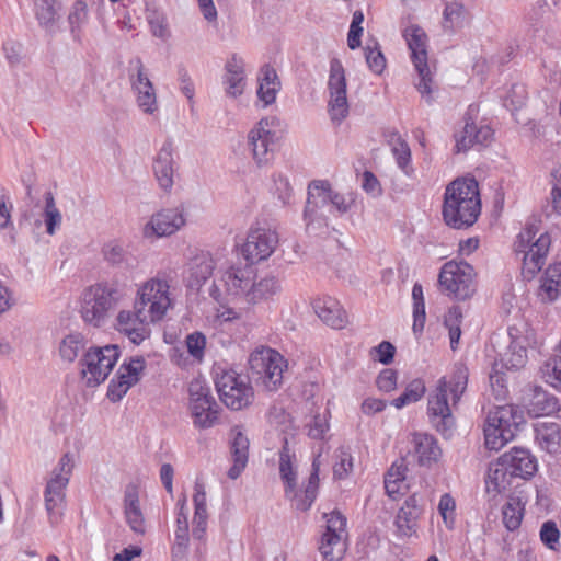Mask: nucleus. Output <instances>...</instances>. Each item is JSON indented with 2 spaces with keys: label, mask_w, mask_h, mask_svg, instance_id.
I'll use <instances>...</instances> for the list:
<instances>
[{
  "label": "nucleus",
  "mask_w": 561,
  "mask_h": 561,
  "mask_svg": "<svg viewBox=\"0 0 561 561\" xmlns=\"http://www.w3.org/2000/svg\"><path fill=\"white\" fill-rule=\"evenodd\" d=\"M468 377V368L461 363L455 364L450 376L442 377L435 391L428 396L427 415L430 422L445 437L451 436L456 426L447 393L451 394L453 407H456L467 389Z\"/></svg>",
  "instance_id": "1"
},
{
  "label": "nucleus",
  "mask_w": 561,
  "mask_h": 561,
  "mask_svg": "<svg viewBox=\"0 0 561 561\" xmlns=\"http://www.w3.org/2000/svg\"><path fill=\"white\" fill-rule=\"evenodd\" d=\"M481 199L476 179H456L444 194L443 219L454 229L471 227L480 216Z\"/></svg>",
  "instance_id": "2"
},
{
  "label": "nucleus",
  "mask_w": 561,
  "mask_h": 561,
  "mask_svg": "<svg viewBox=\"0 0 561 561\" xmlns=\"http://www.w3.org/2000/svg\"><path fill=\"white\" fill-rule=\"evenodd\" d=\"M296 459L295 451L290 448L287 437L283 439V446L279 451V474L285 484V495L293 502L296 510L306 512L314 502L319 489V463L317 460L312 462V471L308 479V483L302 492L296 490L297 473L294 469Z\"/></svg>",
  "instance_id": "3"
},
{
  "label": "nucleus",
  "mask_w": 561,
  "mask_h": 561,
  "mask_svg": "<svg viewBox=\"0 0 561 561\" xmlns=\"http://www.w3.org/2000/svg\"><path fill=\"white\" fill-rule=\"evenodd\" d=\"M73 467V456L70 453H66L46 480L44 505L51 526L58 525L62 519L67 506L66 491Z\"/></svg>",
  "instance_id": "4"
},
{
  "label": "nucleus",
  "mask_w": 561,
  "mask_h": 561,
  "mask_svg": "<svg viewBox=\"0 0 561 561\" xmlns=\"http://www.w3.org/2000/svg\"><path fill=\"white\" fill-rule=\"evenodd\" d=\"M123 297L115 284L100 283L87 288L81 298V317L85 323L95 328L103 325L111 310Z\"/></svg>",
  "instance_id": "5"
},
{
  "label": "nucleus",
  "mask_w": 561,
  "mask_h": 561,
  "mask_svg": "<svg viewBox=\"0 0 561 561\" xmlns=\"http://www.w3.org/2000/svg\"><path fill=\"white\" fill-rule=\"evenodd\" d=\"M539 232L537 221L527 222L515 241V251L523 254V273L533 277L545 265L551 239L547 232H542L536 240Z\"/></svg>",
  "instance_id": "6"
},
{
  "label": "nucleus",
  "mask_w": 561,
  "mask_h": 561,
  "mask_svg": "<svg viewBox=\"0 0 561 561\" xmlns=\"http://www.w3.org/2000/svg\"><path fill=\"white\" fill-rule=\"evenodd\" d=\"M284 357L270 347L253 351L249 357L251 378L267 391H276L283 383Z\"/></svg>",
  "instance_id": "7"
},
{
  "label": "nucleus",
  "mask_w": 561,
  "mask_h": 561,
  "mask_svg": "<svg viewBox=\"0 0 561 561\" xmlns=\"http://www.w3.org/2000/svg\"><path fill=\"white\" fill-rule=\"evenodd\" d=\"M169 289L167 273L159 272L154 277L147 279L139 286L135 304L138 308L146 310L151 320L158 322L164 318L172 306Z\"/></svg>",
  "instance_id": "8"
},
{
  "label": "nucleus",
  "mask_w": 561,
  "mask_h": 561,
  "mask_svg": "<svg viewBox=\"0 0 561 561\" xmlns=\"http://www.w3.org/2000/svg\"><path fill=\"white\" fill-rule=\"evenodd\" d=\"M474 276L473 267L467 262L449 261L440 268L439 289L454 299L466 300L476 291Z\"/></svg>",
  "instance_id": "9"
},
{
  "label": "nucleus",
  "mask_w": 561,
  "mask_h": 561,
  "mask_svg": "<svg viewBox=\"0 0 561 561\" xmlns=\"http://www.w3.org/2000/svg\"><path fill=\"white\" fill-rule=\"evenodd\" d=\"M403 36L411 50L412 62L420 77L416 88L423 96H427V102H431L433 79L427 60V35L419 25H410L404 30Z\"/></svg>",
  "instance_id": "10"
},
{
  "label": "nucleus",
  "mask_w": 561,
  "mask_h": 561,
  "mask_svg": "<svg viewBox=\"0 0 561 561\" xmlns=\"http://www.w3.org/2000/svg\"><path fill=\"white\" fill-rule=\"evenodd\" d=\"M190 411L193 424L202 430L213 427L219 419V405L210 388L201 379H194L188 386Z\"/></svg>",
  "instance_id": "11"
},
{
  "label": "nucleus",
  "mask_w": 561,
  "mask_h": 561,
  "mask_svg": "<svg viewBox=\"0 0 561 561\" xmlns=\"http://www.w3.org/2000/svg\"><path fill=\"white\" fill-rule=\"evenodd\" d=\"M119 357L116 345L91 347L81 359V377L88 387H95L103 382L112 371Z\"/></svg>",
  "instance_id": "12"
},
{
  "label": "nucleus",
  "mask_w": 561,
  "mask_h": 561,
  "mask_svg": "<svg viewBox=\"0 0 561 561\" xmlns=\"http://www.w3.org/2000/svg\"><path fill=\"white\" fill-rule=\"evenodd\" d=\"M346 78L342 62L333 58L330 61V75L328 80L329 103L328 112L330 118L335 124H341L348 115V102L346 96Z\"/></svg>",
  "instance_id": "13"
},
{
  "label": "nucleus",
  "mask_w": 561,
  "mask_h": 561,
  "mask_svg": "<svg viewBox=\"0 0 561 561\" xmlns=\"http://www.w3.org/2000/svg\"><path fill=\"white\" fill-rule=\"evenodd\" d=\"M215 383L220 400L231 410H241L253 399L252 387L240 379L234 371H224L216 378Z\"/></svg>",
  "instance_id": "14"
},
{
  "label": "nucleus",
  "mask_w": 561,
  "mask_h": 561,
  "mask_svg": "<svg viewBox=\"0 0 561 561\" xmlns=\"http://www.w3.org/2000/svg\"><path fill=\"white\" fill-rule=\"evenodd\" d=\"M154 322L146 310L138 308L134 302L131 310H121L118 312L115 328L121 334L128 337L131 343L139 345L150 336V324Z\"/></svg>",
  "instance_id": "15"
},
{
  "label": "nucleus",
  "mask_w": 561,
  "mask_h": 561,
  "mask_svg": "<svg viewBox=\"0 0 561 561\" xmlns=\"http://www.w3.org/2000/svg\"><path fill=\"white\" fill-rule=\"evenodd\" d=\"M478 108L470 105L465 114L463 127L455 133V151L467 152L476 146H486L493 135V130L486 125H477L473 115H477Z\"/></svg>",
  "instance_id": "16"
},
{
  "label": "nucleus",
  "mask_w": 561,
  "mask_h": 561,
  "mask_svg": "<svg viewBox=\"0 0 561 561\" xmlns=\"http://www.w3.org/2000/svg\"><path fill=\"white\" fill-rule=\"evenodd\" d=\"M278 243V236L275 231L265 228L252 229L242 248L245 260L256 263L266 260L275 250Z\"/></svg>",
  "instance_id": "17"
},
{
  "label": "nucleus",
  "mask_w": 561,
  "mask_h": 561,
  "mask_svg": "<svg viewBox=\"0 0 561 561\" xmlns=\"http://www.w3.org/2000/svg\"><path fill=\"white\" fill-rule=\"evenodd\" d=\"M129 77L133 89L137 92L138 106L148 114L157 110V96L154 88L140 58H135L129 62Z\"/></svg>",
  "instance_id": "18"
},
{
  "label": "nucleus",
  "mask_w": 561,
  "mask_h": 561,
  "mask_svg": "<svg viewBox=\"0 0 561 561\" xmlns=\"http://www.w3.org/2000/svg\"><path fill=\"white\" fill-rule=\"evenodd\" d=\"M267 118H262L248 134L249 147L259 165L267 164L274 156L275 133Z\"/></svg>",
  "instance_id": "19"
},
{
  "label": "nucleus",
  "mask_w": 561,
  "mask_h": 561,
  "mask_svg": "<svg viewBox=\"0 0 561 561\" xmlns=\"http://www.w3.org/2000/svg\"><path fill=\"white\" fill-rule=\"evenodd\" d=\"M502 366L506 369H518L527 362L526 337L515 328L507 332V345L504 351L496 350Z\"/></svg>",
  "instance_id": "20"
},
{
  "label": "nucleus",
  "mask_w": 561,
  "mask_h": 561,
  "mask_svg": "<svg viewBox=\"0 0 561 561\" xmlns=\"http://www.w3.org/2000/svg\"><path fill=\"white\" fill-rule=\"evenodd\" d=\"M254 278L255 272L252 264L233 265L222 274L221 282L228 295L244 296L248 300V291H250Z\"/></svg>",
  "instance_id": "21"
},
{
  "label": "nucleus",
  "mask_w": 561,
  "mask_h": 561,
  "mask_svg": "<svg viewBox=\"0 0 561 561\" xmlns=\"http://www.w3.org/2000/svg\"><path fill=\"white\" fill-rule=\"evenodd\" d=\"M186 222L182 208L162 209L154 214L145 228V233L151 229L157 237H165L175 233Z\"/></svg>",
  "instance_id": "22"
},
{
  "label": "nucleus",
  "mask_w": 561,
  "mask_h": 561,
  "mask_svg": "<svg viewBox=\"0 0 561 561\" xmlns=\"http://www.w3.org/2000/svg\"><path fill=\"white\" fill-rule=\"evenodd\" d=\"M500 465L505 466L511 478L518 477L527 479L537 470V461L529 450L524 448H513L500 457Z\"/></svg>",
  "instance_id": "23"
},
{
  "label": "nucleus",
  "mask_w": 561,
  "mask_h": 561,
  "mask_svg": "<svg viewBox=\"0 0 561 561\" xmlns=\"http://www.w3.org/2000/svg\"><path fill=\"white\" fill-rule=\"evenodd\" d=\"M330 183L328 181L317 180L309 184L304 213L308 224L324 217V214L320 210L330 206Z\"/></svg>",
  "instance_id": "24"
},
{
  "label": "nucleus",
  "mask_w": 561,
  "mask_h": 561,
  "mask_svg": "<svg viewBox=\"0 0 561 561\" xmlns=\"http://www.w3.org/2000/svg\"><path fill=\"white\" fill-rule=\"evenodd\" d=\"M153 172L159 186L165 192L171 191L174 184L175 162L171 141L163 144L153 162Z\"/></svg>",
  "instance_id": "25"
},
{
  "label": "nucleus",
  "mask_w": 561,
  "mask_h": 561,
  "mask_svg": "<svg viewBox=\"0 0 561 561\" xmlns=\"http://www.w3.org/2000/svg\"><path fill=\"white\" fill-rule=\"evenodd\" d=\"M317 316L333 329H343L347 324V316L340 302L330 296L318 298L312 304Z\"/></svg>",
  "instance_id": "26"
},
{
  "label": "nucleus",
  "mask_w": 561,
  "mask_h": 561,
  "mask_svg": "<svg viewBox=\"0 0 561 561\" xmlns=\"http://www.w3.org/2000/svg\"><path fill=\"white\" fill-rule=\"evenodd\" d=\"M486 421L500 428L510 430L514 437L519 426L525 424L523 411L512 404L495 405L489 411Z\"/></svg>",
  "instance_id": "27"
},
{
  "label": "nucleus",
  "mask_w": 561,
  "mask_h": 561,
  "mask_svg": "<svg viewBox=\"0 0 561 561\" xmlns=\"http://www.w3.org/2000/svg\"><path fill=\"white\" fill-rule=\"evenodd\" d=\"M231 435L230 451L233 465L228 470V477L234 480L240 477L248 465L250 442L238 426L231 430Z\"/></svg>",
  "instance_id": "28"
},
{
  "label": "nucleus",
  "mask_w": 561,
  "mask_h": 561,
  "mask_svg": "<svg viewBox=\"0 0 561 561\" xmlns=\"http://www.w3.org/2000/svg\"><path fill=\"white\" fill-rule=\"evenodd\" d=\"M528 414L533 417L551 415L560 410L558 399L543 390L541 387H534L526 403Z\"/></svg>",
  "instance_id": "29"
},
{
  "label": "nucleus",
  "mask_w": 561,
  "mask_h": 561,
  "mask_svg": "<svg viewBox=\"0 0 561 561\" xmlns=\"http://www.w3.org/2000/svg\"><path fill=\"white\" fill-rule=\"evenodd\" d=\"M422 499L416 494L410 495L396 517V525L403 535H410L415 530L416 522L423 513Z\"/></svg>",
  "instance_id": "30"
},
{
  "label": "nucleus",
  "mask_w": 561,
  "mask_h": 561,
  "mask_svg": "<svg viewBox=\"0 0 561 561\" xmlns=\"http://www.w3.org/2000/svg\"><path fill=\"white\" fill-rule=\"evenodd\" d=\"M194 518H193V531L192 535L195 539H203L207 528V502L206 492L203 483L196 482L194 485Z\"/></svg>",
  "instance_id": "31"
},
{
  "label": "nucleus",
  "mask_w": 561,
  "mask_h": 561,
  "mask_svg": "<svg viewBox=\"0 0 561 561\" xmlns=\"http://www.w3.org/2000/svg\"><path fill=\"white\" fill-rule=\"evenodd\" d=\"M415 453L421 466L431 467L442 456V449L437 440L428 434L414 435Z\"/></svg>",
  "instance_id": "32"
},
{
  "label": "nucleus",
  "mask_w": 561,
  "mask_h": 561,
  "mask_svg": "<svg viewBox=\"0 0 561 561\" xmlns=\"http://www.w3.org/2000/svg\"><path fill=\"white\" fill-rule=\"evenodd\" d=\"M536 439L542 449L557 453L560 448L561 428L554 422H538L535 424Z\"/></svg>",
  "instance_id": "33"
},
{
  "label": "nucleus",
  "mask_w": 561,
  "mask_h": 561,
  "mask_svg": "<svg viewBox=\"0 0 561 561\" xmlns=\"http://www.w3.org/2000/svg\"><path fill=\"white\" fill-rule=\"evenodd\" d=\"M347 536L337 534H322L319 551L327 561H340L347 549Z\"/></svg>",
  "instance_id": "34"
},
{
  "label": "nucleus",
  "mask_w": 561,
  "mask_h": 561,
  "mask_svg": "<svg viewBox=\"0 0 561 561\" xmlns=\"http://www.w3.org/2000/svg\"><path fill=\"white\" fill-rule=\"evenodd\" d=\"M125 517L133 531L145 533V519L139 507L138 494L135 489L125 492Z\"/></svg>",
  "instance_id": "35"
},
{
  "label": "nucleus",
  "mask_w": 561,
  "mask_h": 561,
  "mask_svg": "<svg viewBox=\"0 0 561 561\" xmlns=\"http://www.w3.org/2000/svg\"><path fill=\"white\" fill-rule=\"evenodd\" d=\"M280 290V284L274 276L264 277L259 282L253 279L250 291H248V302L256 304L268 299Z\"/></svg>",
  "instance_id": "36"
},
{
  "label": "nucleus",
  "mask_w": 561,
  "mask_h": 561,
  "mask_svg": "<svg viewBox=\"0 0 561 561\" xmlns=\"http://www.w3.org/2000/svg\"><path fill=\"white\" fill-rule=\"evenodd\" d=\"M85 346L87 340L81 333H70L66 335L59 344L60 357L68 363H72L78 357L79 353L85 350Z\"/></svg>",
  "instance_id": "37"
},
{
  "label": "nucleus",
  "mask_w": 561,
  "mask_h": 561,
  "mask_svg": "<svg viewBox=\"0 0 561 561\" xmlns=\"http://www.w3.org/2000/svg\"><path fill=\"white\" fill-rule=\"evenodd\" d=\"M512 439L514 436L510 430L500 428L485 420L484 444L488 449L499 450Z\"/></svg>",
  "instance_id": "38"
},
{
  "label": "nucleus",
  "mask_w": 561,
  "mask_h": 561,
  "mask_svg": "<svg viewBox=\"0 0 561 561\" xmlns=\"http://www.w3.org/2000/svg\"><path fill=\"white\" fill-rule=\"evenodd\" d=\"M188 519L186 511V497L183 496V505L178 513L176 530H175V545L173 552H184L188 546Z\"/></svg>",
  "instance_id": "39"
},
{
  "label": "nucleus",
  "mask_w": 561,
  "mask_h": 561,
  "mask_svg": "<svg viewBox=\"0 0 561 561\" xmlns=\"http://www.w3.org/2000/svg\"><path fill=\"white\" fill-rule=\"evenodd\" d=\"M215 270V262L208 253L195 256L191 262V275L196 284L205 283Z\"/></svg>",
  "instance_id": "40"
},
{
  "label": "nucleus",
  "mask_w": 561,
  "mask_h": 561,
  "mask_svg": "<svg viewBox=\"0 0 561 561\" xmlns=\"http://www.w3.org/2000/svg\"><path fill=\"white\" fill-rule=\"evenodd\" d=\"M412 298H413V332L415 334L422 333L426 313H425V302L423 297V288L422 285L416 283L412 288Z\"/></svg>",
  "instance_id": "41"
},
{
  "label": "nucleus",
  "mask_w": 561,
  "mask_h": 561,
  "mask_svg": "<svg viewBox=\"0 0 561 561\" xmlns=\"http://www.w3.org/2000/svg\"><path fill=\"white\" fill-rule=\"evenodd\" d=\"M524 514V507L519 499L511 497L502 508L503 523L505 527L513 531L520 526Z\"/></svg>",
  "instance_id": "42"
},
{
  "label": "nucleus",
  "mask_w": 561,
  "mask_h": 561,
  "mask_svg": "<svg viewBox=\"0 0 561 561\" xmlns=\"http://www.w3.org/2000/svg\"><path fill=\"white\" fill-rule=\"evenodd\" d=\"M45 207H44V221L46 225V232L53 236L56 229L61 224V214L56 206L54 195L50 191L44 193Z\"/></svg>",
  "instance_id": "43"
},
{
  "label": "nucleus",
  "mask_w": 561,
  "mask_h": 561,
  "mask_svg": "<svg viewBox=\"0 0 561 561\" xmlns=\"http://www.w3.org/2000/svg\"><path fill=\"white\" fill-rule=\"evenodd\" d=\"M35 14L41 25L50 28L58 19L56 0H36Z\"/></svg>",
  "instance_id": "44"
},
{
  "label": "nucleus",
  "mask_w": 561,
  "mask_h": 561,
  "mask_svg": "<svg viewBox=\"0 0 561 561\" xmlns=\"http://www.w3.org/2000/svg\"><path fill=\"white\" fill-rule=\"evenodd\" d=\"M506 476H508V470L505 466H501L499 460L495 468H490L489 470L488 479L485 481L488 492L500 493L506 490L510 484Z\"/></svg>",
  "instance_id": "45"
},
{
  "label": "nucleus",
  "mask_w": 561,
  "mask_h": 561,
  "mask_svg": "<svg viewBox=\"0 0 561 561\" xmlns=\"http://www.w3.org/2000/svg\"><path fill=\"white\" fill-rule=\"evenodd\" d=\"M462 319V313L458 307H453L448 310L445 316V327L449 332L450 347L451 350H456L461 336L460 323Z\"/></svg>",
  "instance_id": "46"
},
{
  "label": "nucleus",
  "mask_w": 561,
  "mask_h": 561,
  "mask_svg": "<svg viewBox=\"0 0 561 561\" xmlns=\"http://www.w3.org/2000/svg\"><path fill=\"white\" fill-rule=\"evenodd\" d=\"M546 382L561 391V358L552 357L541 367Z\"/></svg>",
  "instance_id": "47"
},
{
  "label": "nucleus",
  "mask_w": 561,
  "mask_h": 561,
  "mask_svg": "<svg viewBox=\"0 0 561 561\" xmlns=\"http://www.w3.org/2000/svg\"><path fill=\"white\" fill-rule=\"evenodd\" d=\"M88 20V7L84 1L78 0L75 2L69 16L68 21L71 27V32L75 34L77 31L81 30V26L87 22Z\"/></svg>",
  "instance_id": "48"
},
{
  "label": "nucleus",
  "mask_w": 561,
  "mask_h": 561,
  "mask_svg": "<svg viewBox=\"0 0 561 561\" xmlns=\"http://www.w3.org/2000/svg\"><path fill=\"white\" fill-rule=\"evenodd\" d=\"M187 352L195 359L201 360L204 357V351L206 347V336L198 331L188 334L185 339Z\"/></svg>",
  "instance_id": "49"
},
{
  "label": "nucleus",
  "mask_w": 561,
  "mask_h": 561,
  "mask_svg": "<svg viewBox=\"0 0 561 561\" xmlns=\"http://www.w3.org/2000/svg\"><path fill=\"white\" fill-rule=\"evenodd\" d=\"M560 530L552 520L545 522L540 529V539L549 549L557 551L559 547Z\"/></svg>",
  "instance_id": "50"
},
{
  "label": "nucleus",
  "mask_w": 561,
  "mask_h": 561,
  "mask_svg": "<svg viewBox=\"0 0 561 561\" xmlns=\"http://www.w3.org/2000/svg\"><path fill=\"white\" fill-rule=\"evenodd\" d=\"M465 13L463 4L459 2L447 3L444 9V28L453 30L455 25L461 22V18Z\"/></svg>",
  "instance_id": "51"
},
{
  "label": "nucleus",
  "mask_w": 561,
  "mask_h": 561,
  "mask_svg": "<svg viewBox=\"0 0 561 561\" xmlns=\"http://www.w3.org/2000/svg\"><path fill=\"white\" fill-rule=\"evenodd\" d=\"M365 57L366 62L373 72L380 75L386 67V58L377 47V43H375L374 47H370L369 45L365 47Z\"/></svg>",
  "instance_id": "52"
},
{
  "label": "nucleus",
  "mask_w": 561,
  "mask_h": 561,
  "mask_svg": "<svg viewBox=\"0 0 561 561\" xmlns=\"http://www.w3.org/2000/svg\"><path fill=\"white\" fill-rule=\"evenodd\" d=\"M396 347L388 341H382L377 346L370 350V356L383 365H389L393 362Z\"/></svg>",
  "instance_id": "53"
},
{
  "label": "nucleus",
  "mask_w": 561,
  "mask_h": 561,
  "mask_svg": "<svg viewBox=\"0 0 561 561\" xmlns=\"http://www.w3.org/2000/svg\"><path fill=\"white\" fill-rule=\"evenodd\" d=\"M308 427V436L313 439H322L327 431L329 430V423L327 414H314L310 422L306 424Z\"/></svg>",
  "instance_id": "54"
},
{
  "label": "nucleus",
  "mask_w": 561,
  "mask_h": 561,
  "mask_svg": "<svg viewBox=\"0 0 561 561\" xmlns=\"http://www.w3.org/2000/svg\"><path fill=\"white\" fill-rule=\"evenodd\" d=\"M327 527L323 534H337L347 536L346 531V518L340 512L333 511L330 514H325Z\"/></svg>",
  "instance_id": "55"
},
{
  "label": "nucleus",
  "mask_w": 561,
  "mask_h": 561,
  "mask_svg": "<svg viewBox=\"0 0 561 561\" xmlns=\"http://www.w3.org/2000/svg\"><path fill=\"white\" fill-rule=\"evenodd\" d=\"M104 260L111 265H121L125 261V250L117 242L105 243L102 248Z\"/></svg>",
  "instance_id": "56"
},
{
  "label": "nucleus",
  "mask_w": 561,
  "mask_h": 561,
  "mask_svg": "<svg viewBox=\"0 0 561 561\" xmlns=\"http://www.w3.org/2000/svg\"><path fill=\"white\" fill-rule=\"evenodd\" d=\"M398 371L392 368L382 369L377 379L376 385L380 391L391 392L397 388Z\"/></svg>",
  "instance_id": "57"
},
{
  "label": "nucleus",
  "mask_w": 561,
  "mask_h": 561,
  "mask_svg": "<svg viewBox=\"0 0 561 561\" xmlns=\"http://www.w3.org/2000/svg\"><path fill=\"white\" fill-rule=\"evenodd\" d=\"M526 90L520 84H513L505 98V106L512 111L520 108L525 104Z\"/></svg>",
  "instance_id": "58"
},
{
  "label": "nucleus",
  "mask_w": 561,
  "mask_h": 561,
  "mask_svg": "<svg viewBox=\"0 0 561 561\" xmlns=\"http://www.w3.org/2000/svg\"><path fill=\"white\" fill-rule=\"evenodd\" d=\"M145 368V359L142 357L130 358L129 362H125L121 365L119 370L129 375V381L131 385H136L140 379V373Z\"/></svg>",
  "instance_id": "59"
},
{
  "label": "nucleus",
  "mask_w": 561,
  "mask_h": 561,
  "mask_svg": "<svg viewBox=\"0 0 561 561\" xmlns=\"http://www.w3.org/2000/svg\"><path fill=\"white\" fill-rule=\"evenodd\" d=\"M552 176V191L551 203L552 209L556 214L561 215V165H558L551 172Z\"/></svg>",
  "instance_id": "60"
},
{
  "label": "nucleus",
  "mask_w": 561,
  "mask_h": 561,
  "mask_svg": "<svg viewBox=\"0 0 561 561\" xmlns=\"http://www.w3.org/2000/svg\"><path fill=\"white\" fill-rule=\"evenodd\" d=\"M224 83L227 85L226 93L229 96L237 98L243 93L245 87L244 75L226 73Z\"/></svg>",
  "instance_id": "61"
},
{
  "label": "nucleus",
  "mask_w": 561,
  "mask_h": 561,
  "mask_svg": "<svg viewBox=\"0 0 561 561\" xmlns=\"http://www.w3.org/2000/svg\"><path fill=\"white\" fill-rule=\"evenodd\" d=\"M560 293L561 283L553 280V278L542 277L539 293L542 300L553 301L559 297Z\"/></svg>",
  "instance_id": "62"
},
{
  "label": "nucleus",
  "mask_w": 561,
  "mask_h": 561,
  "mask_svg": "<svg viewBox=\"0 0 561 561\" xmlns=\"http://www.w3.org/2000/svg\"><path fill=\"white\" fill-rule=\"evenodd\" d=\"M339 460L333 466V474L336 479H344L353 469L352 456L346 451H341Z\"/></svg>",
  "instance_id": "63"
},
{
  "label": "nucleus",
  "mask_w": 561,
  "mask_h": 561,
  "mask_svg": "<svg viewBox=\"0 0 561 561\" xmlns=\"http://www.w3.org/2000/svg\"><path fill=\"white\" fill-rule=\"evenodd\" d=\"M392 154L397 160L398 167L404 172L409 173L408 167L411 161V150L409 145L405 142H400L398 147L391 149Z\"/></svg>",
  "instance_id": "64"
}]
</instances>
